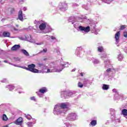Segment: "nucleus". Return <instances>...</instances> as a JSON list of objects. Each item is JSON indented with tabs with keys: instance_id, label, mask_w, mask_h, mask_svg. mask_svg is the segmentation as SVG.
Returning <instances> with one entry per match:
<instances>
[{
	"instance_id": "f257e3e1",
	"label": "nucleus",
	"mask_w": 127,
	"mask_h": 127,
	"mask_svg": "<svg viewBox=\"0 0 127 127\" xmlns=\"http://www.w3.org/2000/svg\"><path fill=\"white\" fill-rule=\"evenodd\" d=\"M35 64H29L28 65V67H26L25 69L28 71H30L31 72H32V73H38V72H39V70L35 68Z\"/></svg>"
},
{
	"instance_id": "f03ea898",
	"label": "nucleus",
	"mask_w": 127,
	"mask_h": 127,
	"mask_svg": "<svg viewBox=\"0 0 127 127\" xmlns=\"http://www.w3.org/2000/svg\"><path fill=\"white\" fill-rule=\"evenodd\" d=\"M121 37V31L117 32L115 35V38L116 39V43L118 44L120 42V37Z\"/></svg>"
},
{
	"instance_id": "7ed1b4c3",
	"label": "nucleus",
	"mask_w": 127,
	"mask_h": 127,
	"mask_svg": "<svg viewBox=\"0 0 127 127\" xmlns=\"http://www.w3.org/2000/svg\"><path fill=\"white\" fill-rule=\"evenodd\" d=\"M78 28L81 31H84V32H89L90 31V26L85 27L80 26Z\"/></svg>"
},
{
	"instance_id": "20e7f679",
	"label": "nucleus",
	"mask_w": 127,
	"mask_h": 127,
	"mask_svg": "<svg viewBox=\"0 0 127 127\" xmlns=\"http://www.w3.org/2000/svg\"><path fill=\"white\" fill-rule=\"evenodd\" d=\"M18 18L21 21H23V15H22V10H20L18 12Z\"/></svg>"
},
{
	"instance_id": "39448f33",
	"label": "nucleus",
	"mask_w": 127,
	"mask_h": 127,
	"mask_svg": "<svg viewBox=\"0 0 127 127\" xmlns=\"http://www.w3.org/2000/svg\"><path fill=\"white\" fill-rule=\"evenodd\" d=\"M23 122V120L22 119V118L19 117L16 120L15 124L16 125H17V126H20V125L22 124Z\"/></svg>"
},
{
	"instance_id": "423d86ee",
	"label": "nucleus",
	"mask_w": 127,
	"mask_h": 127,
	"mask_svg": "<svg viewBox=\"0 0 127 127\" xmlns=\"http://www.w3.org/2000/svg\"><path fill=\"white\" fill-rule=\"evenodd\" d=\"M20 48V45H15L13 47H11V50L12 51H17V50H18Z\"/></svg>"
},
{
	"instance_id": "0eeeda50",
	"label": "nucleus",
	"mask_w": 127,
	"mask_h": 127,
	"mask_svg": "<svg viewBox=\"0 0 127 127\" xmlns=\"http://www.w3.org/2000/svg\"><path fill=\"white\" fill-rule=\"evenodd\" d=\"M39 28L40 30H44L46 28V23H42L39 25Z\"/></svg>"
},
{
	"instance_id": "6e6552de",
	"label": "nucleus",
	"mask_w": 127,
	"mask_h": 127,
	"mask_svg": "<svg viewBox=\"0 0 127 127\" xmlns=\"http://www.w3.org/2000/svg\"><path fill=\"white\" fill-rule=\"evenodd\" d=\"M47 91V88L46 87H44L40 88L39 90V92L41 93V94H44L45 93H46Z\"/></svg>"
},
{
	"instance_id": "1a4fd4ad",
	"label": "nucleus",
	"mask_w": 127,
	"mask_h": 127,
	"mask_svg": "<svg viewBox=\"0 0 127 127\" xmlns=\"http://www.w3.org/2000/svg\"><path fill=\"white\" fill-rule=\"evenodd\" d=\"M3 37H10V33L7 31H4L2 33Z\"/></svg>"
},
{
	"instance_id": "9d476101",
	"label": "nucleus",
	"mask_w": 127,
	"mask_h": 127,
	"mask_svg": "<svg viewBox=\"0 0 127 127\" xmlns=\"http://www.w3.org/2000/svg\"><path fill=\"white\" fill-rule=\"evenodd\" d=\"M67 106L68 105H67V104H66L65 103H62L60 105V107L61 109H67Z\"/></svg>"
},
{
	"instance_id": "9b49d317",
	"label": "nucleus",
	"mask_w": 127,
	"mask_h": 127,
	"mask_svg": "<svg viewBox=\"0 0 127 127\" xmlns=\"http://www.w3.org/2000/svg\"><path fill=\"white\" fill-rule=\"evenodd\" d=\"M21 52L26 56H29V53L26 51L25 50H21Z\"/></svg>"
},
{
	"instance_id": "f8f14e48",
	"label": "nucleus",
	"mask_w": 127,
	"mask_h": 127,
	"mask_svg": "<svg viewBox=\"0 0 127 127\" xmlns=\"http://www.w3.org/2000/svg\"><path fill=\"white\" fill-rule=\"evenodd\" d=\"M109 85L104 84L102 86L103 90H109Z\"/></svg>"
},
{
	"instance_id": "ddd939ff",
	"label": "nucleus",
	"mask_w": 127,
	"mask_h": 127,
	"mask_svg": "<svg viewBox=\"0 0 127 127\" xmlns=\"http://www.w3.org/2000/svg\"><path fill=\"white\" fill-rule=\"evenodd\" d=\"M90 125H91L92 127H95V126L97 125V121L96 120H92L90 123Z\"/></svg>"
},
{
	"instance_id": "4468645a",
	"label": "nucleus",
	"mask_w": 127,
	"mask_h": 127,
	"mask_svg": "<svg viewBox=\"0 0 127 127\" xmlns=\"http://www.w3.org/2000/svg\"><path fill=\"white\" fill-rule=\"evenodd\" d=\"M122 115H123V116H127V109H123L122 111Z\"/></svg>"
},
{
	"instance_id": "2eb2a0df",
	"label": "nucleus",
	"mask_w": 127,
	"mask_h": 127,
	"mask_svg": "<svg viewBox=\"0 0 127 127\" xmlns=\"http://www.w3.org/2000/svg\"><path fill=\"white\" fill-rule=\"evenodd\" d=\"M71 120H74L76 118V114L72 113L69 116Z\"/></svg>"
},
{
	"instance_id": "dca6fc26",
	"label": "nucleus",
	"mask_w": 127,
	"mask_h": 127,
	"mask_svg": "<svg viewBox=\"0 0 127 127\" xmlns=\"http://www.w3.org/2000/svg\"><path fill=\"white\" fill-rule=\"evenodd\" d=\"M7 120H8V118H7V116H6V115L3 114L2 116V120L5 122H6Z\"/></svg>"
},
{
	"instance_id": "f3484780",
	"label": "nucleus",
	"mask_w": 127,
	"mask_h": 127,
	"mask_svg": "<svg viewBox=\"0 0 127 127\" xmlns=\"http://www.w3.org/2000/svg\"><path fill=\"white\" fill-rule=\"evenodd\" d=\"M125 28H127V25H122L120 26V30H124Z\"/></svg>"
},
{
	"instance_id": "a211bd4d",
	"label": "nucleus",
	"mask_w": 127,
	"mask_h": 127,
	"mask_svg": "<svg viewBox=\"0 0 127 127\" xmlns=\"http://www.w3.org/2000/svg\"><path fill=\"white\" fill-rule=\"evenodd\" d=\"M8 88L9 91H12V90H13V89H14V86H13V85H8Z\"/></svg>"
},
{
	"instance_id": "6ab92c4d",
	"label": "nucleus",
	"mask_w": 127,
	"mask_h": 127,
	"mask_svg": "<svg viewBox=\"0 0 127 127\" xmlns=\"http://www.w3.org/2000/svg\"><path fill=\"white\" fill-rule=\"evenodd\" d=\"M104 50V49L103 48V47H99L98 48V51L99 52H102Z\"/></svg>"
},
{
	"instance_id": "aec40b11",
	"label": "nucleus",
	"mask_w": 127,
	"mask_h": 127,
	"mask_svg": "<svg viewBox=\"0 0 127 127\" xmlns=\"http://www.w3.org/2000/svg\"><path fill=\"white\" fill-rule=\"evenodd\" d=\"M25 117L28 120H30L31 119V116L29 115H26L25 114Z\"/></svg>"
},
{
	"instance_id": "412c9836",
	"label": "nucleus",
	"mask_w": 127,
	"mask_h": 127,
	"mask_svg": "<svg viewBox=\"0 0 127 127\" xmlns=\"http://www.w3.org/2000/svg\"><path fill=\"white\" fill-rule=\"evenodd\" d=\"M78 86L79 88H83V84H82V83H81L80 82H78Z\"/></svg>"
},
{
	"instance_id": "4be33fe9",
	"label": "nucleus",
	"mask_w": 127,
	"mask_h": 127,
	"mask_svg": "<svg viewBox=\"0 0 127 127\" xmlns=\"http://www.w3.org/2000/svg\"><path fill=\"white\" fill-rule=\"evenodd\" d=\"M123 35L124 37H125L126 38H127V31H125L123 33Z\"/></svg>"
},
{
	"instance_id": "5701e85b",
	"label": "nucleus",
	"mask_w": 127,
	"mask_h": 127,
	"mask_svg": "<svg viewBox=\"0 0 127 127\" xmlns=\"http://www.w3.org/2000/svg\"><path fill=\"white\" fill-rule=\"evenodd\" d=\"M32 122H28L27 123V125L28 127H32Z\"/></svg>"
},
{
	"instance_id": "b1692460",
	"label": "nucleus",
	"mask_w": 127,
	"mask_h": 127,
	"mask_svg": "<svg viewBox=\"0 0 127 127\" xmlns=\"http://www.w3.org/2000/svg\"><path fill=\"white\" fill-rule=\"evenodd\" d=\"M30 99H31L32 101H36V99H35V97H34V96L31 97L30 98Z\"/></svg>"
},
{
	"instance_id": "393cba45",
	"label": "nucleus",
	"mask_w": 127,
	"mask_h": 127,
	"mask_svg": "<svg viewBox=\"0 0 127 127\" xmlns=\"http://www.w3.org/2000/svg\"><path fill=\"white\" fill-rule=\"evenodd\" d=\"M14 8H11L10 10V13H13V12H14Z\"/></svg>"
},
{
	"instance_id": "a878e982",
	"label": "nucleus",
	"mask_w": 127,
	"mask_h": 127,
	"mask_svg": "<svg viewBox=\"0 0 127 127\" xmlns=\"http://www.w3.org/2000/svg\"><path fill=\"white\" fill-rule=\"evenodd\" d=\"M112 71V68H108L107 69L106 71L107 73H109V72H111Z\"/></svg>"
},
{
	"instance_id": "bb28decb",
	"label": "nucleus",
	"mask_w": 127,
	"mask_h": 127,
	"mask_svg": "<svg viewBox=\"0 0 127 127\" xmlns=\"http://www.w3.org/2000/svg\"><path fill=\"white\" fill-rule=\"evenodd\" d=\"M51 39H52L53 40H54V39H56V38L55 37L53 36H52L51 37Z\"/></svg>"
},
{
	"instance_id": "cd10ccee",
	"label": "nucleus",
	"mask_w": 127,
	"mask_h": 127,
	"mask_svg": "<svg viewBox=\"0 0 127 127\" xmlns=\"http://www.w3.org/2000/svg\"><path fill=\"white\" fill-rule=\"evenodd\" d=\"M43 52H45V53L47 52V49L46 48V49H43Z\"/></svg>"
},
{
	"instance_id": "c85d7f7f",
	"label": "nucleus",
	"mask_w": 127,
	"mask_h": 127,
	"mask_svg": "<svg viewBox=\"0 0 127 127\" xmlns=\"http://www.w3.org/2000/svg\"><path fill=\"white\" fill-rule=\"evenodd\" d=\"M63 70V68H62L61 69H57L56 72H61Z\"/></svg>"
},
{
	"instance_id": "c756f323",
	"label": "nucleus",
	"mask_w": 127,
	"mask_h": 127,
	"mask_svg": "<svg viewBox=\"0 0 127 127\" xmlns=\"http://www.w3.org/2000/svg\"><path fill=\"white\" fill-rule=\"evenodd\" d=\"M13 30H14L15 31H17V30H18V29L16 28L15 27H13Z\"/></svg>"
},
{
	"instance_id": "7c9ffc66",
	"label": "nucleus",
	"mask_w": 127,
	"mask_h": 127,
	"mask_svg": "<svg viewBox=\"0 0 127 127\" xmlns=\"http://www.w3.org/2000/svg\"><path fill=\"white\" fill-rule=\"evenodd\" d=\"M50 72H52V71H50V69H47V73H50Z\"/></svg>"
},
{
	"instance_id": "2f4dec72",
	"label": "nucleus",
	"mask_w": 127,
	"mask_h": 127,
	"mask_svg": "<svg viewBox=\"0 0 127 127\" xmlns=\"http://www.w3.org/2000/svg\"><path fill=\"white\" fill-rule=\"evenodd\" d=\"M83 75H84V73H83V72H81V73H80V75H81L82 77H83Z\"/></svg>"
},
{
	"instance_id": "473e14b6",
	"label": "nucleus",
	"mask_w": 127,
	"mask_h": 127,
	"mask_svg": "<svg viewBox=\"0 0 127 127\" xmlns=\"http://www.w3.org/2000/svg\"><path fill=\"white\" fill-rule=\"evenodd\" d=\"M103 1H104L105 2H107L108 1V0H102Z\"/></svg>"
},
{
	"instance_id": "72a5a7b5",
	"label": "nucleus",
	"mask_w": 127,
	"mask_h": 127,
	"mask_svg": "<svg viewBox=\"0 0 127 127\" xmlns=\"http://www.w3.org/2000/svg\"><path fill=\"white\" fill-rule=\"evenodd\" d=\"M37 44V45H41V44H42V43H39V44Z\"/></svg>"
},
{
	"instance_id": "f704fd0d",
	"label": "nucleus",
	"mask_w": 127,
	"mask_h": 127,
	"mask_svg": "<svg viewBox=\"0 0 127 127\" xmlns=\"http://www.w3.org/2000/svg\"><path fill=\"white\" fill-rule=\"evenodd\" d=\"M3 62H4V63H7V61H4Z\"/></svg>"
},
{
	"instance_id": "c9c22d12",
	"label": "nucleus",
	"mask_w": 127,
	"mask_h": 127,
	"mask_svg": "<svg viewBox=\"0 0 127 127\" xmlns=\"http://www.w3.org/2000/svg\"><path fill=\"white\" fill-rule=\"evenodd\" d=\"M3 127H8L7 125L4 126Z\"/></svg>"
},
{
	"instance_id": "e433bc0d",
	"label": "nucleus",
	"mask_w": 127,
	"mask_h": 127,
	"mask_svg": "<svg viewBox=\"0 0 127 127\" xmlns=\"http://www.w3.org/2000/svg\"><path fill=\"white\" fill-rule=\"evenodd\" d=\"M44 61H45V60H47V58H45V59H44Z\"/></svg>"
},
{
	"instance_id": "4c0bfd02",
	"label": "nucleus",
	"mask_w": 127,
	"mask_h": 127,
	"mask_svg": "<svg viewBox=\"0 0 127 127\" xmlns=\"http://www.w3.org/2000/svg\"><path fill=\"white\" fill-rule=\"evenodd\" d=\"M56 107H57V106H56V105L55 107V109H56Z\"/></svg>"
}]
</instances>
